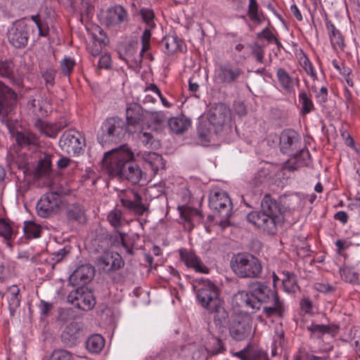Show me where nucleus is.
<instances>
[{"instance_id": "ea45409f", "label": "nucleus", "mask_w": 360, "mask_h": 360, "mask_svg": "<svg viewBox=\"0 0 360 360\" xmlns=\"http://www.w3.org/2000/svg\"><path fill=\"white\" fill-rule=\"evenodd\" d=\"M51 167V156L44 155L43 158H40L36 168V175L44 176L49 174Z\"/></svg>"}, {"instance_id": "c9c22d12", "label": "nucleus", "mask_w": 360, "mask_h": 360, "mask_svg": "<svg viewBox=\"0 0 360 360\" xmlns=\"http://www.w3.org/2000/svg\"><path fill=\"white\" fill-rule=\"evenodd\" d=\"M68 2L73 11L79 12L82 17H88L91 13L92 7L89 0H68Z\"/></svg>"}, {"instance_id": "bb28decb", "label": "nucleus", "mask_w": 360, "mask_h": 360, "mask_svg": "<svg viewBox=\"0 0 360 360\" xmlns=\"http://www.w3.org/2000/svg\"><path fill=\"white\" fill-rule=\"evenodd\" d=\"M16 69L12 59L6 58L0 60V77L7 79L13 85L20 86L21 81L16 77Z\"/></svg>"}, {"instance_id": "0eeeda50", "label": "nucleus", "mask_w": 360, "mask_h": 360, "mask_svg": "<svg viewBox=\"0 0 360 360\" xmlns=\"http://www.w3.org/2000/svg\"><path fill=\"white\" fill-rule=\"evenodd\" d=\"M209 206L214 214L221 218V226L228 224L232 212V202L229 195L224 191H217L211 193L209 198Z\"/></svg>"}, {"instance_id": "7c9ffc66", "label": "nucleus", "mask_w": 360, "mask_h": 360, "mask_svg": "<svg viewBox=\"0 0 360 360\" xmlns=\"http://www.w3.org/2000/svg\"><path fill=\"white\" fill-rule=\"evenodd\" d=\"M168 126L176 134H183L191 126V120L185 115L172 117L168 120Z\"/></svg>"}, {"instance_id": "4d7b16f0", "label": "nucleus", "mask_w": 360, "mask_h": 360, "mask_svg": "<svg viewBox=\"0 0 360 360\" xmlns=\"http://www.w3.org/2000/svg\"><path fill=\"white\" fill-rule=\"evenodd\" d=\"M148 91H153L155 93L160 99L161 100L162 104L166 107L169 108L171 107V103H169L167 100L162 95L161 91L160 89L158 87V86L155 84H150L148 86H147L145 89V92L147 93Z\"/></svg>"}, {"instance_id": "58836bf2", "label": "nucleus", "mask_w": 360, "mask_h": 360, "mask_svg": "<svg viewBox=\"0 0 360 360\" xmlns=\"http://www.w3.org/2000/svg\"><path fill=\"white\" fill-rule=\"evenodd\" d=\"M259 7L257 0H249L247 13L250 20L261 24L262 22L261 16L263 15V13L259 11Z\"/></svg>"}, {"instance_id": "a878e982", "label": "nucleus", "mask_w": 360, "mask_h": 360, "mask_svg": "<svg viewBox=\"0 0 360 360\" xmlns=\"http://www.w3.org/2000/svg\"><path fill=\"white\" fill-rule=\"evenodd\" d=\"M211 312L214 313V324L219 333H224L226 328V321L229 317V313L224 307V302L221 300L210 305L208 308Z\"/></svg>"}, {"instance_id": "9b49d317", "label": "nucleus", "mask_w": 360, "mask_h": 360, "mask_svg": "<svg viewBox=\"0 0 360 360\" xmlns=\"http://www.w3.org/2000/svg\"><path fill=\"white\" fill-rule=\"evenodd\" d=\"M252 317L248 312L240 311L233 316L229 325L231 337L236 341L248 338L252 331Z\"/></svg>"}, {"instance_id": "c85d7f7f", "label": "nucleus", "mask_w": 360, "mask_h": 360, "mask_svg": "<svg viewBox=\"0 0 360 360\" xmlns=\"http://www.w3.org/2000/svg\"><path fill=\"white\" fill-rule=\"evenodd\" d=\"M307 329L311 333V335L320 339L324 334H330L332 336H335L338 333L339 327L335 325L311 323L307 326Z\"/></svg>"}, {"instance_id": "bf43d9fd", "label": "nucleus", "mask_w": 360, "mask_h": 360, "mask_svg": "<svg viewBox=\"0 0 360 360\" xmlns=\"http://www.w3.org/2000/svg\"><path fill=\"white\" fill-rule=\"evenodd\" d=\"M167 119L165 113L162 111H156L150 112L151 122L155 124H162Z\"/></svg>"}, {"instance_id": "4468645a", "label": "nucleus", "mask_w": 360, "mask_h": 360, "mask_svg": "<svg viewBox=\"0 0 360 360\" xmlns=\"http://www.w3.org/2000/svg\"><path fill=\"white\" fill-rule=\"evenodd\" d=\"M61 202V198L57 192L45 193L37 205L38 215L43 218L51 217L58 212Z\"/></svg>"}, {"instance_id": "5fc2aeb1", "label": "nucleus", "mask_w": 360, "mask_h": 360, "mask_svg": "<svg viewBox=\"0 0 360 360\" xmlns=\"http://www.w3.org/2000/svg\"><path fill=\"white\" fill-rule=\"evenodd\" d=\"M77 288L72 290L68 296V302H71L72 304H75V302L79 301L80 297L82 296L84 292L86 291L87 288H84L82 286H76Z\"/></svg>"}, {"instance_id": "b1692460", "label": "nucleus", "mask_w": 360, "mask_h": 360, "mask_svg": "<svg viewBox=\"0 0 360 360\" xmlns=\"http://www.w3.org/2000/svg\"><path fill=\"white\" fill-rule=\"evenodd\" d=\"M161 49L167 55H173L178 52H185L186 46L184 41L176 35H168L165 37L160 42Z\"/></svg>"}, {"instance_id": "864d4df0", "label": "nucleus", "mask_w": 360, "mask_h": 360, "mask_svg": "<svg viewBox=\"0 0 360 360\" xmlns=\"http://www.w3.org/2000/svg\"><path fill=\"white\" fill-rule=\"evenodd\" d=\"M153 28L147 27L143 31L141 36V53H145L150 48L151 30Z\"/></svg>"}, {"instance_id": "39448f33", "label": "nucleus", "mask_w": 360, "mask_h": 360, "mask_svg": "<svg viewBox=\"0 0 360 360\" xmlns=\"http://www.w3.org/2000/svg\"><path fill=\"white\" fill-rule=\"evenodd\" d=\"M134 160V154L126 144L113 148L104 154L102 160L103 167L110 175L120 176L125 169V165Z\"/></svg>"}, {"instance_id": "72a5a7b5", "label": "nucleus", "mask_w": 360, "mask_h": 360, "mask_svg": "<svg viewBox=\"0 0 360 360\" xmlns=\"http://www.w3.org/2000/svg\"><path fill=\"white\" fill-rule=\"evenodd\" d=\"M37 127L40 131L50 138H56L58 132L64 127L60 124H51L39 120Z\"/></svg>"}, {"instance_id": "412c9836", "label": "nucleus", "mask_w": 360, "mask_h": 360, "mask_svg": "<svg viewBox=\"0 0 360 360\" xmlns=\"http://www.w3.org/2000/svg\"><path fill=\"white\" fill-rule=\"evenodd\" d=\"M65 216L70 225H82L87 221L86 210L83 205L75 202L67 205L65 208Z\"/></svg>"}, {"instance_id": "c03bdc74", "label": "nucleus", "mask_w": 360, "mask_h": 360, "mask_svg": "<svg viewBox=\"0 0 360 360\" xmlns=\"http://www.w3.org/2000/svg\"><path fill=\"white\" fill-rule=\"evenodd\" d=\"M23 231L27 238H37L41 235L40 226L32 221H25Z\"/></svg>"}, {"instance_id": "338daca9", "label": "nucleus", "mask_w": 360, "mask_h": 360, "mask_svg": "<svg viewBox=\"0 0 360 360\" xmlns=\"http://www.w3.org/2000/svg\"><path fill=\"white\" fill-rule=\"evenodd\" d=\"M56 77V72L53 69H47L42 73V77L44 78L46 84H49L53 86L54 85V80Z\"/></svg>"}, {"instance_id": "4c0bfd02", "label": "nucleus", "mask_w": 360, "mask_h": 360, "mask_svg": "<svg viewBox=\"0 0 360 360\" xmlns=\"http://www.w3.org/2000/svg\"><path fill=\"white\" fill-rule=\"evenodd\" d=\"M115 231L116 233L110 236L111 244L115 246L122 245L129 255H133L134 253L133 248L129 246L124 240L125 233L119 231L118 229Z\"/></svg>"}, {"instance_id": "c756f323", "label": "nucleus", "mask_w": 360, "mask_h": 360, "mask_svg": "<svg viewBox=\"0 0 360 360\" xmlns=\"http://www.w3.org/2000/svg\"><path fill=\"white\" fill-rule=\"evenodd\" d=\"M124 61H125L126 63L132 62L136 67H141V63L144 53H141V51L139 54H136V44H134L133 43H129L124 46Z\"/></svg>"}, {"instance_id": "2f4dec72", "label": "nucleus", "mask_w": 360, "mask_h": 360, "mask_svg": "<svg viewBox=\"0 0 360 360\" xmlns=\"http://www.w3.org/2000/svg\"><path fill=\"white\" fill-rule=\"evenodd\" d=\"M326 29L328 31L330 40L334 48H339L343 50L345 47L344 38L340 32L336 29L335 25L330 20H326Z\"/></svg>"}, {"instance_id": "ddd939ff", "label": "nucleus", "mask_w": 360, "mask_h": 360, "mask_svg": "<svg viewBox=\"0 0 360 360\" xmlns=\"http://www.w3.org/2000/svg\"><path fill=\"white\" fill-rule=\"evenodd\" d=\"M59 146L69 155H79L85 146V141L78 131L69 130L61 136Z\"/></svg>"}, {"instance_id": "a18cd8bd", "label": "nucleus", "mask_w": 360, "mask_h": 360, "mask_svg": "<svg viewBox=\"0 0 360 360\" xmlns=\"http://www.w3.org/2000/svg\"><path fill=\"white\" fill-rule=\"evenodd\" d=\"M139 14L143 22L146 23L148 27H155V23L154 22L155 13L152 9L148 8H142L139 11Z\"/></svg>"}, {"instance_id": "69168bd1", "label": "nucleus", "mask_w": 360, "mask_h": 360, "mask_svg": "<svg viewBox=\"0 0 360 360\" xmlns=\"http://www.w3.org/2000/svg\"><path fill=\"white\" fill-rule=\"evenodd\" d=\"M103 49V44L101 41L94 40L91 45L88 46L89 51L93 56H98Z\"/></svg>"}, {"instance_id": "09e8293b", "label": "nucleus", "mask_w": 360, "mask_h": 360, "mask_svg": "<svg viewBox=\"0 0 360 360\" xmlns=\"http://www.w3.org/2000/svg\"><path fill=\"white\" fill-rule=\"evenodd\" d=\"M210 335L212 336V339H213L215 342L212 345L210 353L212 355H217L219 354L224 353L226 351V347H224L221 340L219 337L215 336L211 332Z\"/></svg>"}, {"instance_id": "e2e57ef3", "label": "nucleus", "mask_w": 360, "mask_h": 360, "mask_svg": "<svg viewBox=\"0 0 360 360\" xmlns=\"http://www.w3.org/2000/svg\"><path fill=\"white\" fill-rule=\"evenodd\" d=\"M137 132H139V140L144 146H151L153 144V136L150 133L142 131L141 129H140Z\"/></svg>"}, {"instance_id": "9d476101", "label": "nucleus", "mask_w": 360, "mask_h": 360, "mask_svg": "<svg viewBox=\"0 0 360 360\" xmlns=\"http://www.w3.org/2000/svg\"><path fill=\"white\" fill-rule=\"evenodd\" d=\"M118 198L122 207L131 213L142 216L148 211V205L143 203L141 195L134 188L122 190Z\"/></svg>"}, {"instance_id": "13d9d810", "label": "nucleus", "mask_w": 360, "mask_h": 360, "mask_svg": "<svg viewBox=\"0 0 360 360\" xmlns=\"http://www.w3.org/2000/svg\"><path fill=\"white\" fill-rule=\"evenodd\" d=\"M110 257H112V260L110 269H112V271H117L124 265V260L118 253L112 254Z\"/></svg>"}, {"instance_id": "6ab92c4d", "label": "nucleus", "mask_w": 360, "mask_h": 360, "mask_svg": "<svg viewBox=\"0 0 360 360\" xmlns=\"http://www.w3.org/2000/svg\"><path fill=\"white\" fill-rule=\"evenodd\" d=\"M230 109L222 103L212 107L207 115L209 123L215 127H222L230 120Z\"/></svg>"}, {"instance_id": "6e6552de", "label": "nucleus", "mask_w": 360, "mask_h": 360, "mask_svg": "<svg viewBox=\"0 0 360 360\" xmlns=\"http://www.w3.org/2000/svg\"><path fill=\"white\" fill-rule=\"evenodd\" d=\"M193 287L196 290L197 299L203 307L208 308L220 300L218 287L209 279L197 278Z\"/></svg>"}, {"instance_id": "f3484780", "label": "nucleus", "mask_w": 360, "mask_h": 360, "mask_svg": "<svg viewBox=\"0 0 360 360\" xmlns=\"http://www.w3.org/2000/svg\"><path fill=\"white\" fill-rule=\"evenodd\" d=\"M84 336V331L82 323L72 321L65 326L60 338L64 345L72 347L75 346Z\"/></svg>"}, {"instance_id": "a211bd4d", "label": "nucleus", "mask_w": 360, "mask_h": 360, "mask_svg": "<svg viewBox=\"0 0 360 360\" xmlns=\"http://www.w3.org/2000/svg\"><path fill=\"white\" fill-rule=\"evenodd\" d=\"M17 101L15 91L3 82L0 81V116H6L10 113Z\"/></svg>"}, {"instance_id": "7ed1b4c3", "label": "nucleus", "mask_w": 360, "mask_h": 360, "mask_svg": "<svg viewBox=\"0 0 360 360\" xmlns=\"http://www.w3.org/2000/svg\"><path fill=\"white\" fill-rule=\"evenodd\" d=\"M276 139H279L280 150L283 154H287L291 158L283 166L284 170L294 172L307 165L310 154L307 149L302 148V141L299 134L293 129L283 130L280 136L273 135Z\"/></svg>"}, {"instance_id": "f257e3e1", "label": "nucleus", "mask_w": 360, "mask_h": 360, "mask_svg": "<svg viewBox=\"0 0 360 360\" xmlns=\"http://www.w3.org/2000/svg\"><path fill=\"white\" fill-rule=\"evenodd\" d=\"M236 306L245 307L253 311L259 310L262 305L263 314L267 317L283 316L285 308L276 290L271 289L266 283L250 282L248 290L239 291L233 297Z\"/></svg>"}, {"instance_id": "8fccbe9b", "label": "nucleus", "mask_w": 360, "mask_h": 360, "mask_svg": "<svg viewBox=\"0 0 360 360\" xmlns=\"http://www.w3.org/2000/svg\"><path fill=\"white\" fill-rule=\"evenodd\" d=\"M13 235V229L4 219H0V236H3L6 240H9Z\"/></svg>"}, {"instance_id": "1a4fd4ad", "label": "nucleus", "mask_w": 360, "mask_h": 360, "mask_svg": "<svg viewBox=\"0 0 360 360\" xmlns=\"http://www.w3.org/2000/svg\"><path fill=\"white\" fill-rule=\"evenodd\" d=\"M245 71L240 66L228 62L220 64L215 70L216 79L224 86H233L245 79Z\"/></svg>"}, {"instance_id": "de8ad7c7", "label": "nucleus", "mask_w": 360, "mask_h": 360, "mask_svg": "<svg viewBox=\"0 0 360 360\" xmlns=\"http://www.w3.org/2000/svg\"><path fill=\"white\" fill-rule=\"evenodd\" d=\"M300 63L305 72L310 75L314 80L317 79V75L314 66L307 56L303 55V56L300 58Z\"/></svg>"}, {"instance_id": "49530a36", "label": "nucleus", "mask_w": 360, "mask_h": 360, "mask_svg": "<svg viewBox=\"0 0 360 360\" xmlns=\"http://www.w3.org/2000/svg\"><path fill=\"white\" fill-rule=\"evenodd\" d=\"M283 285L285 290L289 293L295 292L299 288L296 283V276L289 272L286 274V277L283 280Z\"/></svg>"}, {"instance_id": "6e6d98bb", "label": "nucleus", "mask_w": 360, "mask_h": 360, "mask_svg": "<svg viewBox=\"0 0 360 360\" xmlns=\"http://www.w3.org/2000/svg\"><path fill=\"white\" fill-rule=\"evenodd\" d=\"M75 65V61L70 58H64L60 63V70L65 76H69Z\"/></svg>"}, {"instance_id": "37998d69", "label": "nucleus", "mask_w": 360, "mask_h": 360, "mask_svg": "<svg viewBox=\"0 0 360 360\" xmlns=\"http://www.w3.org/2000/svg\"><path fill=\"white\" fill-rule=\"evenodd\" d=\"M107 219L115 230H117L122 226L123 214L120 210L114 209L110 211L108 214Z\"/></svg>"}, {"instance_id": "680f3d73", "label": "nucleus", "mask_w": 360, "mask_h": 360, "mask_svg": "<svg viewBox=\"0 0 360 360\" xmlns=\"http://www.w3.org/2000/svg\"><path fill=\"white\" fill-rule=\"evenodd\" d=\"M199 137L202 141H209L211 134L210 129L207 127L206 124H200L198 129Z\"/></svg>"}, {"instance_id": "473e14b6", "label": "nucleus", "mask_w": 360, "mask_h": 360, "mask_svg": "<svg viewBox=\"0 0 360 360\" xmlns=\"http://www.w3.org/2000/svg\"><path fill=\"white\" fill-rule=\"evenodd\" d=\"M146 162L150 169L153 172L155 175L160 169L165 168V162L164 161L162 155L156 153H150L146 158Z\"/></svg>"}, {"instance_id": "dca6fc26", "label": "nucleus", "mask_w": 360, "mask_h": 360, "mask_svg": "<svg viewBox=\"0 0 360 360\" xmlns=\"http://www.w3.org/2000/svg\"><path fill=\"white\" fill-rule=\"evenodd\" d=\"M127 126L129 134L142 129L144 124L143 108L137 103H130L126 110Z\"/></svg>"}, {"instance_id": "4be33fe9", "label": "nucleus", "mask_w": 360, "mask_h": 360, "mask_svg": "<svg viewBox=\"0 0 360 360\" xmlns=\"http://www.w3.org/2000/svg\"><path fill=\"white\" fill-rule=\"evenodd\" d=\"M179 255L182 262L189 268L193 269L196 272L208 274L209 269L207 267L200 258L193 252L186 249H180Z\"/></svg>"}, {"instance_id": "a19ab883", "label": "nucleus", "mask_w": 360, "mask_h": 360, "mask_svg": "<svg viewBox=\"0 0 360 360\" xmlns=\"http://www.w3.org/2000/svg\"><path fill=\"white\" fill-rule=\"evenodd\" d=\"M96 304L95 299L90 292H84L82 297H80L79 301H78L75 305L84 311H88L92 309Z\"/></svg>"}, {"instance_id": "20e7f679", "label": "nucleus", "mask_w": 360, "mask_h": 360, "mask_svg": "<svg viewBox=\"0 0 360 360\" xmlns=\"http://www.w3.org/2000/svg\"><path fill=\"white\" fill-rule=\"evenodd\" d=\"M231 267L234 274L241 278H261L263 269L260 259L247 252L234 255L231 260Z\"/></svg>"}, {"instance_id": "f8f14e48", "label": "nucleus", "mask_w": 360, "mask_h": 360, "mask_svg": "<svg viewBox=\"0 0 360 360\" xmlns=\"http://www.w3.org/2000/svg\"><path fill=\"white\" fill-rule=\"evenodd\" d=\"M31 30L32 26L25 19L16 20L8 29V40L16 49L25 48L27 45Z\"/></svg>"}, {"instance_id": "0e129e2a", "label": "nucleus", "mask_w": 360, "mask_h": 360, "mask_svg": "<svg viewBox=\"0 0 360 360\" xmlns=\"http://www.w3.org/2000/svg\"><path fill=\"white\" fill-rule=\"evenodd\" d=\"M252 54L256 58L259 63H264V51L262 46L258 44H255L252 48Z\"/></svg>"}, {"instance_id": "f03ea898", "label": "nucleus", "mask_w": 360, "mask_h": 360, "mask_svg": "<svg viewBox=\"0 0 360 360\" xmlns=\"http://www.w3.org/2000/svg\"><path fill=\"white\" fill-rule=\"evenodd\" d=\"M246 218L248 222L269 235L275 234L278 226L284 223L280 202L269 193L264 195L261 202V211H252Z\"/></svg>"}, {"instance_id": "603ef678", "label": "nucleus", "mask_w": 360, "mask_h": 360, "mask_svg": "<svg viewBox=\"0 0 360 360\" xmlns=\"http://www.w3.org/2000/svg\"><path fill=\"white\" fill-rule=\"evenodd\" d=\"M270 176L269 170L266 168L259 169L255 174L253 181L257 186L264 182Z\"/></svg>"}, {"instance_id": "f704fd0d", "label": "nucleus", "mask_w": 360, "mask_h": 360, "mask_svg": "<svg viewBox=\"0 0 360 360\" xmlns=\"http://www.w3.org/2000/svg\"><path fill=\"white\" fill-rule=\"evenodd\" d=\"M104 346L105 340L98 334L91 335L86 342V347L91 353H99Z\"/></svg>"}, {"instance_id": "423d86ee", "label": "nucleus", "mask_w": 360, "mask_h": 360, "mask_svg": "<svg viewBox=\"0 0 360 360\" xmlns=\"http://www.w3.org/2000/svg\"><path fill=\"white\" fill-rule=\"evenodd\" d=\"M127 131L125 121L118 117H111L103 122L97 139L102 146L111 143H118L122 141Z\"/></svg>"}, {"instance_id": "5701e85b", "label": "nucleus", "mask_w": 360, "mask_h": 360, "mask_svg": "<svg viewBox=\"0 0 360 360\" xmlns=\"http://www.w3.org/2000/svg\"><path fill=\"white\" fill-rule=\"evenodd\" d=\"M8 127L11 136L15 139L19 146L27 149L37 146L39 139L34 134L30 131H19L15 130V127L11 125Z\"/></svg>"}, {"instance_id": "e433bc0d", "label": "nucleus", "mask_w": 360, "mask_h": 360, "mask_svg": "<svg viewBox=\"0 0 360 360\" xmlns=\"http://www.w3.org/2000/svg\"><path fill=\"white\" fill-rule=\"evenodd\" d=\"M276 76L281 86L286 91L290 92L293 87V80L288 72L283 68L276 71Z\"/></svg>"}, {"instance_id": "79ce46f5", "label": "nucleus", "mask_w": 360, "mask_h": 360, "mask_svg": "<svg viewBox=\"0 0 360 360\" xmlns=\"http://www.w3.org/2000/svg\"><path fill=\"white\" fill-rule=\"evenodd\" d=\"M299 100L302 104L301 112L303 115L309 113L314 108L311 96L307 92H300L299 94Z\"/></svg>"}, {"instance_id": "3c124183", "label": "nucleus", "mask_w": 360, "mask_h": 360, "mask_svg": "<svg viewBox=\"0 0 360 360\" xmlns=\"http://www.w3.org/2000/svg\"><path fill=\"white\" fill-rule=\"evenodd\" d=\"M73 356L71 352L65 349H56L54 350L49 360H73Z\"/></svg>"}, {"instance_id": "cd10ccee", "label": "nucleus", "mask_w": 360, "mask_h": 360, "mask_svg": "<svg viewBox=\"0 0 360 360\" xmlns=\"http://www.w3.org/2000/svg\"><path fill=\"white\" fill-rule=\"evenodd\" d=\"M125 169L122 172L119 178L125 179L132 184H139L143 174L139 165L135 163L134 160H129V162L125 165Z\"/></svg>"}, {"instance_id": "393cba45", "label": "nucleus", "mask_w": 360, "mask_h": 360, "mask_svg": "<svg viewBox=\"0 0 360 360\" xmlns=\"http://www.w3.org/2000/svg\"><path fill=\"white\" fill-rule=\"evenodd\" d=\"M178 210L184 229L188 231H191L195 223H198L203 218V215L197 209L179 206Z\"/></svg>"}, {"instance_id": "052dcab7", "label": "nucleus", "mask_w": 360, "mask_h": 360, "mask_svg": "<svg viewBox=\"0 0 360 360\" xmlns=\"http://www.w3.org/2000/svg\"><path fill=\"white\" fill-rule=\"evenodd\" d=\"M111 260L112 257L110 255H106L102 257H100L98 259V265L105 271H110L112 269H110L111 266Z\"/></svg>"}, {"instance_id": "774afa93", "label": "nucleus", "mask_w": 360, "mask_h": 360, "mask_svg": "<svg viewBox=\"0 0 360 360\" xmlns=\"http://www.w3.org/2000/svg\"><path fill=\"white\" fill-rule=\"evenodd\" d=\"M70 253V250L66 248L60 249L58 251L52 253V259L56 262H59Z\"/></svg>"}, {"instance_id": "2eb2a0df", "label": "nucleus", "mask_w": 360, "mask_h": 360, "mask_svg": "<svg viewBox=\"0 0 360 360\" xmlns=\"http://www.w3.org/2000/svg\"><path fill=\"white\" fill-rule=\"evenodd\" d=\"M128 21V12L121 5L108 8L103 15V23L110 29L120 28L122 25L127 24Z\"/></svg>"}, {"instance_id": "aec40b11", "label": "nucleus", "mask_w": 360, "mask_h": 360, "mask_svg": "<svg viewBox=\"0 0 360 360\" xmlns=\"http://www.w3.org/2000/svg\"><path fill=\"white\" fill-rule=\"evenodd\" d=\"M94 276V268L85 264L79 266L69 276V283L72 286H82L84 288Z\"/></svg>"}]
</instances>
